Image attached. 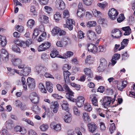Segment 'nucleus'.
I'll use <instances>...</instances> for the list:
<instances>
[{
  "instance_id": "nucleus-38",
  "label": "nucleus",
  "mask_w": 135,
  "mask_h": 135,
  "mask_svg": "<svg viewBox=\"0 0 135 135\" xmlns=\"http://www.w3.org/2000/svg\"><path fill=\"white\" fill-rule=\"evenodd\" d=\"M83 118L84 120L87 122L89 123L90 121V119L88 113L84 112L83 113Z\"/></svg>"
},
{
  "instance_id": "nucleus-5",
  "label": "nucleus",
  "mask_w": 135,
  "mask_h": 135,
  "mask_svg": "<svg viewBox=\"0 0 135 135\" xmlns=\"http://www.w3.org/2000/svg\"><path fill=\"white\" fill-rule=\"evenodd\" d=\"M55 6L59 9H62L65 8V4L62 0H56Z\"/></svg>"
},
{
  "instance_id": "nucleus-62",
  "label": "nucleus",
  "mask_w": 135,
  "mask_h": 135,
  "mask_svg": "<svg viewBox=\"0 0 135 135\" xmlns=\"http://www.w3.org/2000/svg\"><path fill=\"white\" fill-rule=\"evenodd\" d=\"M16 28L17 29V30L20 32H22L24 30L23 27L21 26H17Z\"/></svg>"
},
{
  "instance_id": "nucleus-27",
  "label": "nucleus",
  "mask_w": 135,
  "mask_h": 135,
  "mask_svg": "<svg viewBox=\"0 0 135 135\" xmlns=\"http://www.w3.org/2000/svg\"><path fill=\"white\" fill-rule=\"evenodd\" d=\"M120 55L118 54H114L112 57L111 61L112 62V64L113 65H114L116 63V60H117L120 58Z\"/></svg>"
},
{
  "instance_id": "nucleus-33",
  "label": "nucleus",
  "mask_w": 135,
  "mask_h": 135,
  "mask_svg": "<svg viewBox=\"0 0 135 135\" xmlns=\"http://www.w3.org/2000/svg\"><path fill=\"white\" fill-rule=\"evenodd\" d=\"M72 120L71 115L69 112L67 113L64 118V120L66 123H69Z\"/></svg>"
},
{
  "instance_id": "nucleus-2",
  "label": "nucleus",
  "mask_w": 135,
  "mask_h": 135,
  "mask_svg": "<svg viewBox=\"0 0 135 135\" xmlns=\"http://www.w3.org/2000/svg\"><path fill=\"white\" fill-rule=\"evenodd\" d=\"M100 64L98 68V70L100 72H102L105 69L107 66V61L106 60L103 58L100 60Z\"/></svg>"
},
{
  "instance_id": "nucleus-3",
  "label": "nucleus",
  "mask_w": 135,
  "mask_h": 135,
  "mask_svg": "<svg viewBox=\"0 0 135 135\" xmlns=\"http://www.w3.org/2000/svg\"><path fill=\"white\" fill-rule=\"evenodd\" d=\"M11 61L14 66H18L19 69H23L25 67V65L22 64V60L20 59H12Z\"/></svg>"
},
{
  "instance_id": "nucleus-59",
  "label": "nucleus",
  "mask_w": 135,
  "mask_h": 135,
  "mask_svg": "<svg viewBox=\"0 0 135 135\" xmlns=\"http://www.w3.org/2000/svg\"><path fill=\"white\" fill-rule=\"evenodd\" d=\"M38 50L39 51H44L46 50L42 43L39 46L38 48Z\"/></svg>"
},
{
  "instance_id": "nucleus-20",
  "label": "nucleus",
  "mask_w": 135,
  "mask_h": 135,
  "mask_svg": "<svg viewBox=\"0 0 135 135\" xmlns=\"http://www.w3.org/2000/svg\"><path fill=\"white\" fill-rule=\"evenodd\" d=\"M31 43V40L30 39H28L25 42L24 41H22L19 43H17V44L21 47H25L27 46H28Z\"/></svg>"
},
{
  "instance_id": "nucleus-63",
  "label": "nucleus",
  "mask_w": 135,
  "mask_h": 135,
  "mask_svg": "<svg viewBox=\"0 0 135 135\" xmlns=\"http://www.w3.org/2000/svg\"><path fill=\"white\" fill-rule=\"evenodd\" d=\"M84 33L82 31H80L79 32V34L78 35V37L80 39H82L84 38Z\"/></svg>"
},
{
  "instance_id": "nucleus-32",
  "label": "nucleus",
  "mask_w": 135,
  "mask_h": 135,
  "mask_svg": "<svg viewBox=\"0 0 135 135\" xmlns=\"http://www.w3.org/2000/svg\"><path fill=\"white\" fill-rule=\"evenodd\" d=\"M129 40L127 39H124L121 43V46L119 49L118 50L120 51L121 50L123 49L126 46L128 43Z\"/></svg>"
},
{
  "instance_id": "nucleus-50",
  "label": "nucleus",
  "mask_w": 135,
  "mask_h": 135,
  "mask_svg": "<svg viewBox=\"0 0 135 135\" xmlns=\"http://www.w3.org/2000/svg\"><path fill=\"white\" fill-rule=\"evenodd\" d=\"M31 14L33 15H37V12L36 11L35 8L34 6H31V8L30 10Z\"/></svg>"
},
{
  "instance_id": "nucleus-57",
  "label": "nucleus",
  "mask_w": 135,
  "mask_h": 135,
  "mask_svg": "<svg viewBox=\"0 0 135 135\" xmlns=\"http://www.w3.org/2000/svg\"><path fill=\"white\" fill-rule=\"evenodd\" d=\"M84 4L88 6L90 5L92 3L93 0H83Z\"/></svg>"
},
{
  "instance_id": "nucleus-42",
  "label": "nucleus",
  "mask_w": 135,
  "mask_h": 135,
  "mask_svg": "<svg viewBox=\"0 0 135 135\" xmlns=\"http://www.w3.org/2000/svg\"><path fill=\"white\" fill-rule=\"evenodd\" d=\"M21 81L24 89L25 90H26L27 89V86L25 78L23 77H22L21 79Z\"/></svg>"
},
{
  "instance_id": "nucleus-17",
  "label": "nucleus",
  "mask_w": 135,
  "mask_h": 135,
  "mask_svg": "<svg viewBox=\"0 0 135 135\" xmlns=\"http://www.w3.org/2000/svg\"><path fill=\"white\" fill-rule=\"evenodd\" d=\"M84 71L85 75L88 76L87 78L88 81H90V79L93 77V76L91 70L89 68H86L84 69Z\"/></svg>"
},
{
  "instance_id": "nucleus-28",
  "label": "nucleus",
  "mask_w": 135,
  "mask_h": 135,
  "mask_svg": "<svg viewBox=\"0 0 135 135\" xmlns=\"http://www.w3.org/2000/svg\"><path fill=\"white\" fill-rule=\"evenodd\" d=\"M85 11L84 9H82V10L78 9L76 13L77 16L80 18H83L85 14Z\"/></svg>"
},
{
  "instance_id": "nucleus-51",
  "label": "nucleus",
  "mask_w": 135,
  "mask_h": 135,
  "mask_svg": "<svg viewBox=\"0 0 135 135\" xmlns=\"http://www.w3.org/2000/svg\"><path fill=\"white\" fill-rule=\"evenodd\" d=\"M92 13L93 15L95 17L100 16L102 15V13L100 11L95 9L93 10Z\"/></svg>"
},
{
  "instance_id": "nucleus-47",
  "label": "nucleus",
  "mask_w": 135,
  "mask_h": 135,
  "mask_svg": "<svg viewBox=\"0 0 135 135\" xmlns=\"http://www.w3.org/2000/svg\"><path fill=\"white\" fill-rule=\"evenodd\" d=\"M61 18V16L59 12H56L54 15V18L56 22L58 21Z\"/></svg>"
},
{
  "instance_id": "nucleus-7",
  "label": "nucleus",
  "mask_w": 135,
  "mask_h": 135,
  "mask_svg": "<svg viewBox=\"0 0 135 135\" xmlns=\"http://www.w3.org/2000/svg\"><path fill=\"white\" fill-rule=\"evenodd\" d=\"M28 87L31 90L33 89L35 86V81L34 79L29 77L27 80Z\"/></svg>"
},
{
  "instance_id": "nucleus-34",
  "label": "nucleus",
  "mask_w": 135,
  "mask_h": 135,
  "mask_svg": "<svg viewBox=\"0 0 135 135\" xmlns=\"http://www.w3.org/2000/svg\"><path fill=\"white\" fill-rule=\"evenodd\" d=\"M63 88L65 91L68 92L66 93V96L67 95V94H69V96H73L74 93L70 90L69 88L66 84L64 85Z\"/></svg>"
},
{
  "instance_id": "nucleus-49",
  "label": "nucleus",
  "mask_w": 135,
  "mask_h": 135,
  "mask_svg": "<svg viewBox=\"0 0 135 135\" xmlns=\"http://www.w3.org/2000/svg\"><path fill=\"white\" fill-rule=\"evenodd\" d=\"M63 18H67L70 16V14L68 10L66 9L63 12Z\"/></svg>"
},
{
  "instance_id": "nucleus-41",
  "label": "nucleus",
  "mask_w": 135,
  "mask_h": 135,
  "mask_svg": "<svg viewBox=\"0 0 135 135\" xmlns=\"http://www.w3.org/2000/svg\"><path fill=\"white\" fill-rule=\"evenodd\" d=\"M6 126L7 128L10 129L13 127V122L11 120H9L7 121L6 122Z\"/></svg>"
},
{
  "instance_id": "nucleus-16",
  "label": "nucleus",
  "mask_w": 135,
  "mask_h": 135,
  "mask_svg": "<svg viewBox=\"0 0 135 135\" xmlns=\"http://www.w3.org/2000/svg\"><path fill=\"white\" fill-rule=\"evenodd\" d=\"M1 57L3 61L5 62L8 60V53L4 49H2L1 50Z\"/></svg>"
},
{
  "instance_id": "nucleus-19",
  "label": "nucleus",
  "mask_w": 135,
  "mask_h": 135,
  "mask_svg": "<svg viewBox=\"0 0 135 135\" xmlns=\"http://www.w3.org/2000/svg\"><path fill=\"white\" fill-rule=\"evenodd\" d=\"M97 95L95 94H91L89 98L90 99H91L92 104L95 106H98V103L97 99L96 98Z\"/></svg>"
},
{
  "instance_id": "nucleus-53",
  "label": "nucleus",
  "mask_w": 135,
  "mask_h": 135,
  "mask_svg": "<svg viewBox=\"0 0 135 135\" xmlns=\"http://www.w3.org/2000/svg\"><path fill=\"white\" fill-rule=\"evenodd\" d=\"M42 44L46 50L48 49L51 46V43L48 42H45Z\"/></svg>"
},
{
  "instance_id": "nucleus-43",
  "label": "nucleus",
  "mask_w": 135,
  "mask_h": 135,
  "mask_svg": "<svg viewBox=\"0 0 135 135\" xmlns=\"http://www.w3.org/2000/svg\"><path fill=\"white\" fill-rule=\"evenodd\" d=\"M84 108L85 110L89 112L92 109L91 105L88 103L84 104Z\"/></svg>"
},
{
  "instance_id": "nucleus-26",
  "label": "nucleus",
  "mask_w": 135,
  "mask_h": 135,
  "mask_svg": "<svg viewBox=\"0 0 135 135\" xmlns=\"http://www.w3.org/2000/svg\"><path fill=\"white\" fill-rule=\"evenodd\" d=\"M46 87L47 91L50 93H51L53 91V85L52 83L49 81L46 82Z\"/></svg>"
},
{
  "instance_id": "nucleus-46",
  "label": "nucleus",
  "mask_w": 135,
  "mask_h": 135,
  "mask_svg": "<svg viewBox=\"0 0 135 135\" xmlns=\"http://www.w3.org/2000/svg\"><path fill=\"white\" fill-rule=\"evenodd\" d=\"M86 26L88 27H94L96 24V22L95 21H89L88 22H86Z\"/></svg>"
},
{
  "instance_id": "nucleus-64",
  "label": "nucleus",
  "mask_w": 135,
  "mask_h": 135,
  "mask_svg": "<svg viewBox=\"0 0 135 135\" xmlns=\"http://www.w3.org/2000/svg\"><path fill=\"white\" fill-rule=\"evenodd\" d=\"M28 133L29 135H35L36 133L33 130L30 129L28 130Z\"/></svg>"
},
{
  "instance_id": "nucleus-44",
  "label": "nucleus",
  "mask_w": 135,
  "mask_h": 135,
  "mask_svg": "<svg viewBox=\"0 0 135 135\" xmlns=\"http://www.w3.org/2000/svg\"><path fill=\"white\" fill-rule=\"evenodd\" d=\"M70 39L68 37H65L63 39L62 41L63 42V45L64 46H66L68 44V42L70 41Z\"/></svg>"
},
{
  "instance_id": "nucleus-60",
  "label": "nucleus",
  "mask_w": 135,
  "mask_h": 135,
  "mask_svg": "<svg viewBox=\"0 0 135 135\" xmlns=\"http://www.w3.org/2000/svg\"><path fill=\"white\" fill-rule=\"evenodd\" d=\"M44 9L45 11L48 13H49L52 10V8L51 7L47 6H45Z\"/></svg>"
},
{
  "instance_id": "nucleus-21",
  "label": "nucleus",
  "mask_w": 135,
  "mask_h": 135,
  "mask_svg": "<svg viewBox=\"0 0 135 135\" xmlns=\"http://www.w3.org/2000/svg\"><path fill=\"white\" fill-rule=\"evenodd\" d=\"M111 98L109 97H106L103 100V102L102 105L104 108H107L109 107L111 103Z\"/></svg>"
},
{
  "instance_id": "nucleus-35",
  "label": "nucleus",
  "mask_w": 135,
  "mask_h": 135,
  "mask_svg": "<svg viewBox=\"0 0 135 135\" xmlns=\"http://www.w3.org/2000/svg\"><path fill=\"white\" fill-rule=\"evenodd\" d=\"M59 52L56 49H54L52 50L51 51L50 54V56L52 58H54L56 57H58L59 56L58 55Z\"/></svg>"
},
{
  "instance_id": "nucleus-56",
  "label": "nucleus",
  "mask_w": 135,
  "mask_h": 135,
  "mask_svg": "<svg viewBox=\"0 0 135 135\" xmlns=\"http://www.w3.org/2000/svg\"><path fill=\"white\" fill-rule=\"evenodd\" d=\"M73 111L74 114L77 116H79L80 114V111L79 110L77 107L74 106L73 107Z\"/></svg>"
},
{
  "instance_id": "nucleus-31",
  "label": "nucleus",
  "mask_w": 135,
  "mask_h": 135,
  "mask_svg": "<svg viewBox=\"0 0 135 135\" xmlns=\"http://www.w3.org/2000/svg\"><path fill=\"white\" fill-rule=\"evenodd\" d=\"M39 20L41 22L45 23H47L49 22V17L45 15L40 16Z\"/></svg>"
},
{
  "instance_id": "nucleus-24",
  "label": "nucleus",
  "mask_w": 135,
  "mask_h": 135,
  "mask_svg": "<svg viewBox=\"0 0 135 135\" xmlns=\"http://www.w3.org/2000/svg\"><path fill=\"white\" fill-rule=\"evenodd\" d=\"M127 84V82L126 81H123L121 83L118 84L117 85L118 89L120 91H122L123 89L126 87Z\"/></svg>"
},
{
  "instance_id": "nucleus-12",
  "label": "nucleus",
  "mask_w": 135,
  "mask_h": 135,
  "mask_svg": "<svg viewBox=\"0 0 135 135\" xmlns=\"http://www.w3.org/2000/svg\"><path fill=\"white\" fill-rule=\"evenodd\" d=\"M24 69L20 71V75L24 76H27L30 73L31 71V68L27 67L24 68Z\"/></svg>"
},
{
  "instance_id": "nucleus-15",
  "label": "nucleus",
  "mask_w": 135,
  "mask_h": 135,
  "mask_svg": "<svg viewBox=\"0 0 135 135\" xmlns=\"http://www.w3.org/2000/svg\"><path fill=\"white\" fill-rule=\"evenodd\" d=\"M50 107L52 109L54 113H56L57 112L59 107V105L57 102H52Z\"/></svg>"
},
{
  "instance_id": "nucleus-4",
  "label": "nucleus",
  "mask_w": 135,
  "mask_h": 135,
  "mask_svg": "<svg viewBox=\"0 0 135 135\" xmlns=\"http://www.w3.org/2000/svg\"><path fill=\"white\" fill-rule=\"evenodd\" d=\"M29 98L31 101L34 104H36L38 102L39 97L35 92L31 93Z\"/></svg>"
},
{
  "instance_id": "nucleus-8",
  "label": "nucleus",
  "mask_w": 135,
  "mask_h": 135,
  "mask_svg": "<svg viewBox=\"0 0 135 135\" xmlns=\"http://www.w3.org/2000/svg\"><path fill=\"white\" fill-rule=\"evenodd\" d=\"M75 23L74 21L73 20L68 19L66 21V24L65 25V27L68 28L70 30H72L73 28V25H74Z\"/></svg>"
},
{
  "instance_id": "nucleus-30",
  "label": "nucleus",
  "mask_w": 135,
  "mask_h": 135,
  "mask_svg": "<svg viewBox=\"0 0 135 135\" xmlns=\"http://www.w3.org/2000/svg\"><path fill=\"white\" fill-rule=\"evenodd\" d=\"M73 54L74 53L73 52L70 51H68L66 53H65L63 54V56H58V57L62 59H65L72 56Z\"/></svg>"
},
{
  "instance_id": "nucleus-45",
  "label": "nucleus",
  "mask_w": 135,
  "mask_h": 135,
  "mask_svg": "<svg viewBox=\"0 0 135 135\" xmlns=\"http://www.w3.org/2000/svg\"><path fill=\"white\" fill-rule=\"evenodd\" d=\"M32 110L35 113L38 114L39 113L40 111V109L36 105L33 106L32 108Z\"/></svg>"
},
{
  "instance_id": "nucleus-22",
  "label": "nucleus",
  "mask_w": 135,
  "mask_h": 135,
  "mask_svg": "<svg viewBox=\"0 0 135 135\" xmlns=\"http://www.w3.org/2000/svg\"><path fill=\"white\" fill-rule=\"evenodd\" d=\"M63 74L65 83L70 82V79L69 76L70 75V73L67 71H64L63 72Z\"/></svg>"
},
{
  "instance_id": "nucleus-54",
  "label": "nucleus",
  "mask_w": 135,
  "mask_h": 135,
  "mask_svg": "<svg viewBox=\"0 0 135 135\" xmlns=\"http://www.w3.org/2000/svg\"><path fill=\"white\" fill-rule=\"evenodd\" d=\"M124 15L123 14H121L119 15V17L117 19V21L118 22H120L124 19Z\"/></svg>"
},
{
  "instance_id": "nucleus-11",
  "label": "nucleus",
  "mask_w": 135,
  "mask_h": 135,
  "mask_svg": "<svg viewBox=\"0 0 135 135\" xmlns=\"http://www.w3.org/2000/svg\"><path fill=\"white\" fill-rule=\"evenodd\" d=\"M88 51L93 53L97 52L98 51V49L96 46L92 44L88 45Z\"/></svg>"
},
{
  "instance_id": "nucleus-23",
  "label": "nucleus",
  "mask_w": 135,
  "mask_h": 135,
  "mask_svg": "<svg viewBox=\"0 0 135 135\" xmlns=\"http://www.w3.org/2000/svg\"><path fill=\"white\" fill-rule=\"evenodd\" d=\"M61 106L63 110L66 111V113L69 112L68 104L66 101L63 100L61 101Z\"/></svg>"
},
{
  "instance_id": "nucleus-55",
  "label": "nucleus",
  "mask_w": 135,
  "mask_h": 135,
  "mask_svg": "<svg viewBox=\"0 0 135 135\" xmlns=\"http://www.w3.org/2000/svg\"><path fill=\"white\" fill-rule=\"evenodd\" d=\"M115 130V127L114 123H112L110 125V127L109 128V130L110 132V133L112 134L114 132Z\"/></svg>"
},
{
  "instance_id": "nucleus-9",
  "label": "nucleus",
  "mask_w": 135,
  "mask_h": 135,
  "mask_svg": "<svg viewBox=\"0 0 135 135\" xmlns=\"http://www.w3.org/2000/svg\"><path fill=\"white\" fill-rule=\"evenodd\" d=\"M35 69L38 73H41L42 74L48 71V69L46 67L39 65L35 67Z\"/></svg>"
},
{
  "instance_id": "nucleus-1",
  "label": "nucleus",
  "mask_w": 135,
  "mask_h": 135,
  "mask_svg": "<svg viewBox=\"0 0 135 135\" xmlns=\"http://www.w3.org/2000/svg\"><path fill=\"white\" fill-rule=\"evenodd\" d=\"M66 97L69 100L73 102H75L77 105L79 107H81L83 106L85 100L84 98L81 96H79L76 99H75L69 96V94H67Z\"/></svg>"
},
{
  "instance_id": "nucleus-48",
  "label": "nucleus",
  "mask_w": 135,
  "mask_h": 135,
  "mask_svg": "<svg viewBox=\"0 0 135 135\" xmlns=\"http://www.w3.org/2000/svg\"><path fill=\"white\" fill-rule=\"evenodd\" d=\"M1 40V46L2 47L5 46L7 43V40L6 37L3 36Z\"/></svg>"
},
{
  "instance_id": "nucleus-37",
  "label": "nucleus",
  "mask_w": 135,
  "mask_h": 135,
  "mask_svg": "<svg viewBox=\"0 0 135 135\" xmlns=\"http://www.w3.org/2000/svg\"><path fill=\"white\" fill-rule=\"evenodd\" d=\"M49 128L48 124H44L40 125L39 127V128L43 132H45L47 131Z\"/></svg>"
},
{
  "instance_id": "nucleus-39",
  "label": "nucleus",
  "mask_w": 135,
  "mask_h": 135,
  "mask_svg": "<svg viewBox=\"0 0 135 135\" xmlns=\"http://www.w3.org/2000/svg\"><path fill=\"white\" fill-rule=\"evenodd\" d=\"M60 31V28L57 27H54L52 29L51 32L53 35H58L59 31Z\"/></svg>"
},
{
  "instance_id": "nucleus-40",
  "label": "nucleus",
  "mask_w": 135,
  "mask_h": 135,
  "mask_svg": "<svg viewBox=\"0 0 135 135\" xmlns=\"http://www.w3.org/2000/svg\"><path fill=\"white\" fill-rule=\"evenodd\" d=\"M35 21L32 19L29 20L27 23V26L30 28H32L35 24Z\"/></svg>"
},
{
  "instance_id": "nucleus-36",
  "label": "nucleus",
  "mask_w": 135,
  "mask_h": 135,
  "mask_svg": "<svg viewBox=\"0 0 135 135\" xmlns=\"http://www.w3.org/2000/svg\"><path fill=\"white\" fill-rule=\"evenodd\" d=\"M18 41H17L16 44L13 45L12 47V50L15 52L16 53H20L21 52L20 49L17 46V45L19 46L17 44L19 43Z\"/></svg>"
},
{
  "instance_id": "nucleus-29",
  "label": "nucleus",
  "mask_w": 135,
  "mask_h": 135,
  "mask_svg": "<svg viewBox=\"0 0 135 135\" xmlns=\"http://www.w3.org/2000/svg\"><path fill=\"white\" fill-rule=\"evenodd\" d=\"M122 29L125 31L124 33V35L125 36L129 35L131 33V29L129 26L122 27Z\"/></svg>"
},
{
  "instance_id": "nucleus-25",
  "label": "nucleus",
  "mask_w": 135,
  "mask_h": 135,
  "mask_svg": "<svg viewBox=\"0 0 135 135\" xmlns=\"http://www.w3.org/2000/svg\"><path fill=\"white\" fill-rule=\"evenodd\" d=\"M50 126L51 128H53L56 131H59L61 129V125L60 124L55 125L54 123H51L50 124Z\"/></svg>"
},
{
  "instance_id": "nucleus-52",
  "label": "nucleus",
  "mask_w": 135,
  "mask_h": 135,
  "mask_svg": "<svg viewBox=\"0 0 135 135\" xmlns=\"http://www.w3.org/2000/svg\"><path fill=\"white\" fill-rule=\"evenodd\" d=\"M39 33V32L38 29L37 28H35L34 30L33 33V34L32 38H35L36 37L38 36Z\"/></svg>"
},
{
  "instance_id": "nucleus-14",
  "label": "nucleus",
  "mask_w": 135,
  "mask_h": 135,
  "mask_svg": "<svg viewBox=\"0 0 135 135\" xmlns=\"http://www.w3.org/2000/svg\"><path fill=\"white\" fill-rule=\"evenodd\" d=\"M14 104L15 106L20 108L22 110H24L26 109V105L23 104L22 102L19 100L15 101Z\"/></svg>"
},
{
  "instance_id": "nucleus-61",
  "label": "nucleus",
  "mask_w": 135,
  "mask_h": 135,
  "mask_svg": "<svg viewBox=\"0 0 135 135\" xmlns=\"http://www.w3.org/2000/svg\"><path fill=\"white\" fill-rule=\"evenodd\" d=\"M100 124V130L102 131H105L106 129V127L104 123H103L101 122Z\"/></svg>"
},
{
  "instance_id": "nucleus-18",
  "label": "nucleus",
  "mask_w": 135,
  "mask_h": 135,
  "mask_svg": "<svg viewBox=\"0 0 135 135\" xmlns=\"http://www.w3.org/2000/svg\"><path fill=\"white\" fill-rule=\"evenodd\" d=\"M87 37L90 40H94L97 38L95 32L92 30H89L88 31Z\"/></svg>"
},
{
  "instance_id": "nucleus-10",
  "label": "nucleus",
  "mask_w": 135,
  "mask_h": 135,
  "mask_svg": "<svg viewBox=\"0 0 135 135\" xmlns=\"http://www.w3.org/2000/svg\"><path fill=\"white\" fill-rule=\"evenodd\" d=\"M88 126L89 131L91 133L96 132L98 129L97 125L93 123L88 124Z\"/></svg>"
},
{
  "instance_id": "nucleus-13",
  "label": "nucleus",
  "mask_w": 135,
  "mask_h": 135,
  "mask_svg": "<svg viewBox=\"0 0 135 135\" xmlns=\"http://www.w3.org/2000/svg\"><path fill=\"white\" fill-rule=\"evenodd\" d=\"M111 33L112 34H114V35L115 33L119 34V35H117L115 36H114L112 34L111 35L112 37L113 38H120L121 36V34H122V33L117 28L114 29L112 31Z\"/></svg>"
},
{
  "instance_id": "nucleus-6",
  "label": "nucleus",
  "mask_w": 135,
  "mask_h": 135,
  "mask_svg": "<svg viewBox=\"0 0 135 135\" xmlns=\"http://www.w3.org/2000/svg\"><path fill=\"white\" fill-rule=\"evenodd\" d=\"M108 15L110 19L112 20L115 19L118 15V12L114 8H112L108 12Z\"/></svg>"
},
{
  "instance_id": "nucleus-58",
  "label": "nucleus",
  "mask_w": 135,
  "mask_h": 135,
  "mask_svg": "<svg viewBox=\"0 0 135 135\" xmlns=\"http://www.w3.org/2000/svg\"><path fill=\"white\" fill-rule=\"evenodd\" d=\"M95 30L97 33L100 34L101 33L102 29L101 27L99 25H98L95 26Z\"/></svg>"
}]
</instances>
